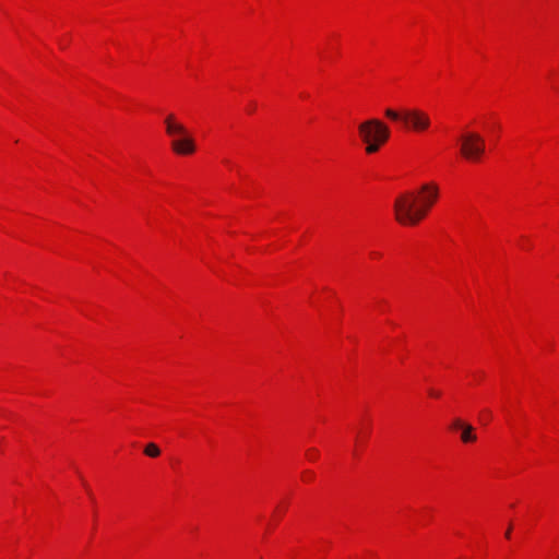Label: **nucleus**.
Returning a JSON list of instances; mask_svg holds the SVG:
<instances>
[{
  "mask_svg": "<svg viewBox=\"0 0 559 559\" xmlns=\"http://www.w3.org/2000/svg\"><path fill=\"white\" fill-rule=\"evenodd\" d=\"M306 454L309 460H314L318 453L316 449H309Z\"/></svg>",
  "mask_w": 559,
  "mask_h": 559,
  "instance_id": "nucleus-9",
  "label": "nucleus"
},
{
  "mask_svg": "<svg viewBox=\"0 0 559 559\" xmlns=\"http://www.w3.org/2000/svg\"><path fill=\"white\" fill-rule=\"evenodd\" d=\"M385 116L391 120L402 121L405 126L411 127L415 131H424L430 124L428 115L418 109L397 112L391 108H388L385 109Z\"/></svg>",
  "mask_w": 559,
  "mask_h": 559,
  "instance_id": "nucleus-4",
  "label": "nucleus"
},
{
  "mask_svg": "<svg viewBox=\"0 0 559 559\" xmlns=\"http://www.w3.org/2000/svg\"><path fill=\"white\" fill-rule=\"evenodd\" d=\"M361 140L367 144L368 154L376 153L390 138L389 127L378 119H369L358 127Z\"/></svg>",
  "mask_w": 559,
  "mask_h": 559,
  "instance_id": "nucleus-2",
  "label": "nucleus"
},
{
  "mask_svg": "<svg viewBox=\"0 0 559 559\" xmlns=\"http://www.w3.org/2000/svg\"><path fill=\"white\" fill-rule=\"evenodd\" d=\"M462 155L468 160H477L485 153V140L475 132L462 135Z\"/></svg>",
  "mask_w": 559,
  "mask_h": 559,
  "instance_id": "nucleus-5",
  "label": "nucleus"
},
{
  "mask_svg": "<svg viewBox=\"0 0 559 559\" xmlns=\"http://www.w3.org/2000/svg\"><path fill=\"white\" fill-rule=\"evenodd\" d=\"M429 394H430L431 396H435V397L440 396V392L435 391V390H429Z\"/></svg>",
  "mask_w": 559,
  "mask_h": 559,
  "instance_id": "nucleus-10",
  "label": "nucleus"
},
{
  "mask_svg": "<svg viewBox=\"0 0 559 559\" xmlns=\"http://www.w3.org/2000/svg\"><path fill=\"white\" fill-rule=\"evenodd\" d=\"M466 424L463 423L460 418H455L453 421H452V428L453 429H462Z\"/></svg>",
  "mask_w": 559,
  "mask_h": 559,
  "instance_id": "nucleus-8",
  "label": "nucleus"
},
{
  "mask_svg": "<svg viewBox=\"0 0 559 559\" xmlns=\"http://www.w3.org/2000/svg\"><path fill=\"white\" fill-rule=\"evenodd\" d=\"M510 532H511V528H509L508 531H506V537L509 538L510 537Z\"/></svg>",
  "mask_w": 559,
  "mask_h": 559,
  "instance_id": "nucleus-11",
  "label": "nucleus"
},
{
  "mask_svg": "<svg viewBox=\"0 0 559 559\" xmlns=\"http://www.w3.org/2000/svg\"><path fill=\"white\" fill-rule=\"evenodd\" d=\"M166 133L169 136L180 135V139H174L170 142L173 151L179 155H189L194 153V140L182 123L176 121L173 114L165 118Z\"/></svg>",
  "mask_w": 559,
  "mask_h": 559,
  "instance_id": "nucleus-3",
  "label": "nucleus"
},
{
  "mask_svg": "<svg viewBox=\"0 0 559 559\" xmlns=\"http://www.w3.org/2000/svg\"><path fill=\"white\" fill-rule=\"evenodd\" d=\"M173 140L174 139H180V135H176V136H170Z\"/></svg>",
  "mask_w": 559,
  "mask_h": 559,
  "instance_id": "nucleus-12",
  "label": "nucleus"
},
{
  "mask_svg": "<svg viewBox=\"0 0 559 559\" xmlns=\"http://www.w3.org/2000/svg\"><path fill=\"white\" fill-rule=\"evenodd\" d=\"M461 430V440L464 443L474 442L476 440V435L474 433V428L472 425L466 424Z\"/></svg>",
  "mask_w": 559,
  "mask_h": 559,
  "instance_id": "nucleus-6",
  "label": "nucleus"
},
{
  "mask_svg": "<svg viewBox=\"0 0 559 559\" xmlns=\"http://www.w3.org/2000/svg\"><path fill=\"white\" fill-rule=\"evenodd\" d=\"M420 193L423 195L419 201L415 192H407L396 198L394 212L399 223L416 225L423 219L436 202L439 189L436 183H426L420 188Z\"/></svg>",
  "mask_w": 559,
  "mask_h": 559,
  "instance_id": "nucleus-1",
  "label": "nucleus"
},
{
  "mask_svg": "<svg viewBox=\"0 0 559 559\" xmlns=\"http://www.w3.org/2000/svg\"><path fill=\"white\" fill-rule=\"evenodd\" d=\"M144 453L147 456L156 457L160 454V450L155 443H148L144 449Z\"/></svg>",
  "mask_w": 559,
  "mask_h": 559,
  "instance_id": "nucleus-7",
  "label": "nucleus"
}]
</instances>
